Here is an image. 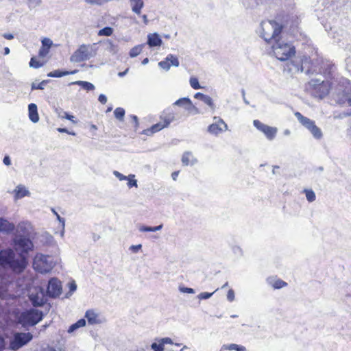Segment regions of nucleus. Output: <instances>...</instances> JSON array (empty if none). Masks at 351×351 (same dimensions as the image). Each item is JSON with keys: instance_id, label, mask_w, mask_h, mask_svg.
I'll list each match as a JSON object with an SVG mask.
<instances>
[{"instance_id": "nucleus-59", "label": "nucleus", "mask_w": 351, "mask_h": 351, "mask_svg": "<svg viewBox=\"0 0 351 351\" xmlns=\"http://www.w3.org/2000/svg\"><path fill=\"white\" fill-rule=\"evenodd\" d=\"M3 162L7 166H9L11 165V160L8 156H5L4 157Z\"/></svg>"}, {"instance_id": "nucleus-61", "label": "nucleus", "mask_w": 351, "mask_h": 351, "mask_svg": "<svg viewBox=\"0 0 351 351\" xmlns=\"http://www.w3.org/2000/svg\"><path fill=\"white\" fill-rule=\"evenodd\" d=\"M128 71H129V69L128 68V69H126L124 71L119 72V73H118V75H119V77H122L125 76V75L128 73Z\"/></svg>"}, {"instance_id": "nucleus-9", "label": "nucleus", "mask_w": 351, "mask_h": 351, "mask_svg": "<svg viewBox=\"0 0 351 351\" xmlns=\"http://www.w3.org/2000/svg\"><path fill=\"white\" fill-rule=\"evenodd\" d=\"M14 247L18 254H23L26 256L29 251L34 248V244L29 237L15 234L13 239Z\"/></svg>"}, {"instance_id": "nucleus-36", "label": "nucleus", "mask_w": 351, "mask_h": 351, "mask_svg": "<svg viewBox=\"0 0 351 351\" xmlns=\"http://www.w3.org/2000/svg\"><path fill=\"white\" fill-rule=\"evenodd\" d=\"M125 110L122 108H117L114 111V114L116 119L119 121H123L125 116Z\"/></svg>"}, {"instance_id": "nucleus-24", "label": "nucleus", "mask_w": 351, "mask_h": 351, "mask_svg": "<svg viewBox=\"0 0 351 351\" xmlns=\"http://www.w3.org/2000/svg\"><path fill=\"white\" fill-rule=\"evenodd\" d=\"M29 118L33 123H37L39 121L37 106L35 104L28 105Z\"/></svg>"}, {"instance_id": "nucleus-19", "label": "nucleus", "mask_w": 351, "mask_h": 351, "mask_svg": "<svg viewBox=\"0 0 351 351\" xmlns=\"http://www.w3.org/2000/svg\"><path fill=\"white\" fill-rule=\"evenodd\" d=\"M179 64L178 58L172 54H169L164 60L158 62V66L165 71H169L171 66L178 67Z\"/></svg>"}, {"instance_id": "nucleus-64", "label": "nucleus", "mask_w": 351, "mask_h": 351, "mask_svg": "<svg viewBox=\"0 0 351 351\" xmlns=\"http://www.w3.org/2000/svg\"><path fill=\"white\" fill-rule=\"evenodd\" d=\"M130 117L136 126L138 125V117L136 115H131Z\"/></svg>"}, {"instance_id": "nucleus-43", "label": "nucleus", "mask_w": 351, "mask_h": 351, "mask_svg": "<svg viewBox=\"0 0 351 351\" xmlns=\"http://www.w3.org/2000/svg\"><path fill=\"white\" fill-rule=\"evenodd\" d=\"M43 66V64L38 61L34 57L32 58L29 62V66L38 69Z\"/></svg>"}, {"instance_id": "nucleus-34", "label": "nucleus", "mask_w": 351, "mask_h": 351, "mask_svg": "<svg viewBox=\"0 0 351 351\" xmlns=\"http://www.w3.org/2000/svg\"><path fill=\"white\" fill-rule=\"evenodd\" d=\"M73 84H77L80 86L82 88L86 90H93L95 89V86L88 82L86 81H76L73 83Z\"/></svg>"}, {"instance_id": "nucleus-63", "label": "nucleus", "mask_w": 351, "mask_h": 351, "mask_svg": "<svg viewBox=\"0 0 351 351\" xmlns=\"http://www.w3.org/2000/svg\"><path fill=\"white\" fill-rule=\"evenodd\" d=\"M178 174H179V171H174L171 174V177H172V179L173 180H176L178 176Z\"/></svg>"}, {"instance_id": "nucleus-37", "label": "nucleus", "mask_w": 351, "mask_h": 351, "mask_svg": "<svg viewBox=\"0 0 351 351\" xmlns=\"http://www.w3.org/2000/svg\"><path fill=\"white\" fill-rule=\"evenodd\" d=\"M143 47V45H137V46L133 47L130 51V57L134 58V57H136L138 55H139L141 53V52L142 51Z\"/></svg>"}, {"instance_id": "nucleus-56", "label": "nucleus", "mask_w": 351, "mask_h": 351, "mask_svg": "<svg viewBox=\"0 0 351 351\" xmlns=\"http://www.w3.org/2000/svg\"><path fill=\"white\" fill-rule=\"evenodd\" d=\"M58 220L62 223L63 230L61 232L62 237L64 235V223L65 221L63 218H62L58 213H56Z\"/></svg>"}, {"instance_id": "nucleus-57", "label": "nucleus", "mask_w": 351, "mask_h": 351, "mask_svg": "<svg viewBox=\"0 0 351 351\" xmlns=\"http://www.w3.org/2000/svg\"><path fill=\"white\" fill-rule=\"evenodd\" d=\"M142 247V245L141 244H138V245H131L130 247V250L133 252L134 253H136L138 252V251L141 249Z\"/></svg>"}, {"instance_id": "nucleus-60", "label": "nucleus", "mask_w": 351, "mask_h": 351, "mask_svg": "<svg viewBox=\"0 0 351 351\" xmlns=\"http://www.w3.org/2000/svg\"><path fill=\"white\" fill-rule=\"evenodd\" d=\"M3 36L5 39H8V40H12L14 38V36L12 34L6 33V34H4Z\"/></svg>"}, {"instance_id": "nucleus-21", "label": "nucleus", "mask_w": 351, "mask_h": 351, "mask_svg": "<svg viewBox=\"0 0 351 351\" xmlns=\"http://www.w3.org/2000/svg\"><path fill=\"white\" fill-rule=\"evenodd\" d=\"M12 193L14 194L15 199H19L25 196H29L30 195V192L28 191V189L22 184H19L16 186Z\"/></svg>"}, {"instance_id": "nucleus-29", "label": "nucleus", "mask_w": 351, "mask_h": 351, "mask_svg": "<svg viewBox=\"0 0 351 351\" xmlns=\"http://www.w3.org/2000/svg\"><path fill=\"white\" fill-rule=\"evenodd\" d=\"M223 350H236V351H246V348L243 346L235 344V343H230V344H223L220 351Z\"/></svg>"}, {"instance_id": "nucleus-8", "label": "nucleus", "mask_w": 351, "mask_h": 351, "mask_svg": "<svg viewBox=\"0 0 351 351\" xmlns=\"http://www.w3.org/2000/svg\"><path fill=\"white\" fill-rule=\"evenodd\" d=\"M299 123L308 130L315 139H321L323 136L322 132L318 128L313 120L303 116L300 112H295L294 114Z\"/></svg>"}, {"instance_id": "nucleus-28", "label": "nucleus", "mask_w": 351, "mask_h": 351, "mask_svg": "<svg viewBox=\"0 0 351 351\" xmlns=\"http://www.w3.org/2000/svg\"><path fill=\"white\" fill-rule=\"evenodd\" d=\"M182 162L185 166L193 165L197 162V159L193 157L191 152H185L182 157Z\"/></svg>"}, {"instance_id": "nucleus-23", "label": "nucleus", "mask_w": 351, "mask_h": 351, "mask_svg": "<svg viewBox=\"0 0 351 351\" xmlns=\"http://www.w3.org/2000/svg\"><path fill=\"white\" fill-rule=\"evenodd\" d=\"M15 229V226L13 223L9 222L4 218H0V232L9 234Z\"/></svg>"}, {"instance_id": "nucleus-42", "label": "nucleus", "mask_w": 351, "mask_h": 351, "mask_svg": "<svg viewBox=\"0 0 351 351\" xmlns=\"http://www.w3.org/2000/svg\"><path fill=\"white\" fill-rule=\"evenodd\" d=\"M189 82H190V85L193 88V89H199L201 88V86L199 85V81L197 80V78L196 77H191L190 78V80H189Z\"/></svg>"}, {"instance_id": "nucleus-15", "label": "nucleus", "mask_w": 351, "mask_h": 351, "mask_svg": "<svg viewBox=\"0 0 351 351\" xmlns=\"http://www.w3.org/2000/svg\"><path fill=\"white\" fill-rule=\"evenodd\" d=\"M308 64L309 62L306 58L304 60H302V62L298 60H290L287 62L285 67V71L291 75L300 71L306 73V70L304 71V69Z\"/></svg>"}, {"instance_id": "nucleus-62", "label": "nucleus", "mask_w": 351, "mask_h": 351, "mask_svg": "<svg viewBox=\"0 0 351 351\" xmlns=\"http://www.w3.org/2000/svg\"><path fill=\"white\" fill-rule=\"evenodd\" d=\"M143 21L145 25H147L149 23V20L147 19V16L146 14H143L141 16Z\"/></svg>"}, {"instance_id": "nucleus-26", "label": "nucleus", "mask_w": 351, "mask_h": 351, "mask_svg": "<svg viewBox=\"0 0 351 351\" xmlns=\"http://www.w3.org/2000/svg\"><path fill=\"white\" fill-rule=\"evenodd\" d=\"M130 4L132 11L136 14L140 16L141 10L144 7L143 0H130Z\"/></svg>"}, {"instance_id": "nucleus-5", "label": "nucleus", "mask_w": 351, "mask_h": 351, "mask_svg": "<svg viewBox=\"0 0 351 351\" xmlns=\"http://www.w3.org/2000/svg\"><path fill=\"white\" fill-rule=\"evenodd\" d=\"M272 49L274 56L280 61L288 60L295 53L293 46L280 39L275 41V43L272 45Z\"/></svg>"}, {"instance_id": "nucleus-13", "label": "nucleus", "mask_w": 351, "mask_h": 351, "mask_svg": "<svg viewBox=\"0 0 351 351\" xmlns=\"http://www.w3.org/2000/svg\"><path fill=\"white\" fill-rule=\"evenodd\" d=\"M214 122L209 125L207 131L209 134L215 136H218L223 132L228 130V125L219 117H213Z\"/></svg>"}, {"instance_id": "nucleus-38", "label": "nucleus", "mask_w": 351, "mask_h": 351, "mask_svg": "<svg viewBox=\"0 0 351 351\" xmlns=\"http://www.w3.org/2000/svg\"><path fill=\"white\" fill-rule=\"evenodd\" d=\"M304 192L306 194V199L309 202H313L315 200L316 196L315 192L311 189H304Z\"/></svg>"}, {"instance_id": "nucleus-55", "label": "nucleus", "mask_w": 351, "mask_h": 351, "mask_svg": "<svg viewBox=\"0 0 351 351\" xmlns=\"http://www.w3.org/2000/svg\"><path fill=\"white\" fill-rule=\"evenodd\" d=\"M233 252L237 254V256H242L243 255V251L241 248L239 246H234L232 248Z\"/></svg>"}, {"instance_id": "nucleus-3", "label": "nucleus", "mask_w": 351, "mask_h": 351, "mask_svg": "<svg viewBox=\"0 0 351 351\" xmlns=\"http://www.w3.org/2000/svg\"><path fill=\"white\" fill-rule=\"evenodd\" d=\"M261 36L268 43L279 39L282 28V25L274 21H263L261 23Z\"/></svg>"}, {"instance_id": "nucleus-48", "label": "nucleus", "mask_w": 351, "mask_h": 351, "mask_svg": "<svg viewBox=\"0 0 351 351\" xmlns=\"http://www.w3.org/2000/svg\"><path fill=\"white\" fill-rule=\"evenodd\" d=\"M77 285L74 281L69 283V292L66 293V297L68 298L69 295H72V293L76 290Z\"/></svg>"}, {"instance_id": "nucleus-27", "label": "nucleus", "mask_w": 351, "mask_h": 351, "mask_svg": "<svg viewBox=\"0 0 351 351\" xmlns=\"http://www.w3.org/2000/svg\"><path fill=\"white\" fill-rule=\"evenodd\" d=\"M267 283L274 289H280L287 285L285 281L275 277H269L267 279Z\"/></svg>"}, {"instance_id": "nucleus-46", "label": "nucleus", "mask_w": 351, "mask_h": 351, "mask_svg": "<svg viewBox=\"0 0 351 351\" xmlns=\"http://www.w3.org/2000/svg\"><path fill=\"white\" fill-rule=\"evenodd\" d=\"M52 44H53L52 40L51 39H49V38H45L42 40V46L43 47L47 48L48 49H50V47H51Z\"/></svg>"}, {"instance_id": "nucleus-17", "label": "nucleus", "mask_w": 351, "mask_h": 351, "mask_svg": "<svg viewBox=\"0 0 351 351\" xmlns=\"http://www.w3.org/2000/svg\"><path fill=\"white\" fill-rule=\"evenodd\" d=\"M62 291L61 282L56 278H52L49 280L47 289V295L50 298H56Z\"/></svg>"}, {"instance_id": "nucleus-2", "label": "nucleus", "mask_w": 351, "mask_h": 351, "mask_svg": "<svg viewBox=\"0 0 351 351\" xmlns=\"http://www.w3.org/2000/svg\"><path fill=\"white\" fill-rule=\"evenodd\" d=\"M27 263V256L23 254H16L12 249L0 251V265L3 268L20 274L25 270Z\"/></svg>"}, {"instance_id": "nucleus-52", "label": "nucleus", "mask_w": 351, "mask_h": 351, "mask_svg": "<svg viewBox=\"0 0 351 351\" xmlns=\"http://www.w3.org/2000/svg\"><path fill=\"white\" fill-rule=\"evenodd\" d=\"M180 291L182 293H194L195 290L192 288L189 287H180Z\"/></svg>"}, {"instance_id": "nucleus-20", "label": "nucleus", "mask_w": 351, "mask_h": 351, "mask_svg": "<svg viewBox=\"0 0 351 351\" xmlns=\"http://www.w3.org/2000/svg\"><path fill=\"white\" fill-rule=\"evenodd\" d=\"M31 229L30 223L25 221L20 222L16 226L15 234L29 237L31 233Z\"/></svg>"}, {"instance_id": "nucleus-45", "label": "nucleus", "mask_w": 351, "mask_h": 351, "mask_svg": "<svg viewBox=\"0 0 351 351\" xmlns=\"http://www.w3.org/2000/svg\"><path fill=\"white\" fill-rule=\"evenodd\" d=\"M27 1H28V2H27L28 6L31 9L35 8L36 7L39 6L41 3L40 0H27Z\"/></svg>"}, {"instance_id": "nucleus-49", "label": "nucleus", "mask_w": 351, "mask_h": 351, "mask_svg": "<svg viewBox=\"0 0 351 351\" xmlns=\"http://www.w3.org/2000/svg\"><path fill=\"white\" fill-rule=\"evenodd\" d=\"M49 51V49L42 46L39 50L38 55L40 57L44 58L48 54Z\"/></svg>"}, {"instance_id": "nucleus-53", "label": "nucleus", "mask_w": 351, "mask_h": 351, "mask_svg": "<svg viewBox=\"0 0 351 351\" xmlns=\"http://www.w3.org/2000/svg\"><path fill=\"white\" fill-rule=\"evenodd\" d=\"M227 299L230 302H232L234 300V292L232 289H230L228 291Z\"/></svg>"}, {"instance_id": "nucleus-41", "label": "nucleus", "mask_w": 351, "mask_h": 351, "mask_svg": "<svg viewBox=\"0 0 351 351\" xmlns=\"http://www.w3.org/2000/svg\"><path fill=\"white\" fill-rule=\"evenodd\" d=\"M129 178L126 179V180H128V186L129 188H132L133 186L134 187H137L138 185H137V180L134 179L135 176L133 175V174H130L128 176Z\"/></svg>"}, {"instance_id": "nucleus-58", "label": "nucleus", "mask_w": 351, "mask_h": 351, "mask_svg": "<svg viewBox=\"0 0 351 351\" xmlns=\"http://www.w3.org/2000/svg\"><path fill=\"white\" fill-rule=\"evenodd\" d=\"M98 100L102 104H105L107 102V97L105 95L101 94L99 96Z\"/></svg>"}, {"instance_id": "nucleus-50", "label": "nucleus", "mask_w": 351, "mask_h": 351, "mask_svg": "<svg viewBox=\"0 0 351 351\" xmlns=\"http://www.w3.org/2000/svg\"><path fill=\"white\" fill-rule=\"evenodd\" d=\"M113 174L115 176L116 178H117L121 181L126 180V179L129 178L128 176L123 175L122 173L117 171H114Z\"/></svg>"}, {"instance_id": "nucleus-16", "label": "nucleus", "mask_w": 351, "mask_h": 351, "mask_svg": "<svg viewBox=\"0 0 351 351\" xmlns=\"http://www.w3.org/2000/svg\"><path fill=\"white\" fill-rule=\"evenodd\" d=\"M254 127L259 131L264 133L267 139L273 140L277 133V128L269 126L261 122L259 120H254L253 121Z\"/></svg>"}, {"instance_id": "nucleus-35", "label": "nucleus", "mask_w": 351, "mask_h": 351, "mask_svg": "<svg viewBox=\"0 0 351 351\" xmlns=\"http://www.w3.org/2000/svg\"><path fill=\"white\" fill-rule=\"evenodd\" d=\"M162 228V224H160L157 226L151 227L147 226H141L139 228V230L141 232H156L158 230H160Z\"/></svg>"}, {"instance_id": "nucleus-32", "label": "nucleus", "mask_w": 351, "mask_h": 351, "mask_svg": "<svg viewBox=\"0 0 351 351\" xmlns=\"http://www.w3.org/2000/svg\"><path fill=\"white\" fill-rule=\"evenodd\" d=\"M85 317L87 319L90 324H95L97 323V315L92 310H88L86 312Z\"/></svg>"}, {"instance_id": "nucleus-44", "label": "nucleus", "mask_w": 351, "mask_h": 351, "mask_svg": "<svg viewBox=\"0 0 351 351\" xmlns=\"http://www.w3.org/2000/svg\"><path fill=\"white\" fill-rule=\"evenodd\" d=\"M218 289H216L214 292L213 293H208V292H202L200 293L198 295H197V298L199 299V300H206V299H208L210 298L213 294L217 291Z\"/></svg>"}, {"instance_id": "nucleus-22", "label": "nucleus", "mask_w": 351, "mask_h": 351, "mask_svg": "<svg viewBox=\"0 0 351 351\" xmlns=\"http://www.w3.org/2000/svg\"><path fill=\"white\" fill-rule=\"evenodd\" d=\"M147 43L150 47H160L162 44V41L157 33H154L147 35Z\"/></svg>"}, {"instance_id": "nucleus-39", "label": "nucleus", "mask_w": 351, "mask_h": 351, "mask_svg": "<svg viewBox=\"0 0 351 351\" xmlns=\"http://www.w3.org/2000/svg\"><path fill=\"white\" fill-rule=\"evenodd\" d=\"M48 80H43L38 84H37L35 82H32L31 84V89L32 90L36 89L43 90L45 88V85L48 83Z\"/></svg>"}, {"instance_id": "nucleus-11", "label": "nucleus", "mask_w": 351, "mask_h": 351, "mask_svg": "<svg viewBox=\"0 0 351 351\" xmlns=\"http://www.w3.org/2000/svg\"><path fill=\"white\" fill-rule=\"evenodd\" d=\"M335 66L334 64H331L329 61L322 60V65L318 69L314 64H311V68L307 66L306 74H317L320 73H323L325 76L330 77L335 72Z\"/></svg>"}, {"instance_id": "nucleus-4", "label": "nucleus", "mask_w": 351, "mask_h": 351, "mask_svg": "<svg viewBox=\"0 0 351 351\" xmlns=\"http://www.w3.org/2000/svg\"><path fill=\"white\" fill-rule=\"evenodd\" d=\"M98 47L96 43L92 45H81L71 55L70 60L72 62H81L94 58L97 55Z\"/></svg>"}, {"instance_id": "nucleus-18", "label": "nucleus", "mask_w": 351, "mask_h": 351, "mask_svg": "<svg viewBox=\"0 0 351 351\" xmlns=\"http://www.w3.org/2000/svg\"><path fill=\"white\" fill-rule=\"evenodd\" d=\"M47 295L45 294L43 288H39L36 293H32L29 295V300L34 306H42L47 301Z\"/></svg>"}, {"instance_id": "nucleus-33", "label": "nucleus", "mask_w": 351, "mask_h": 351, "mask_svg": "<svg viewBox=\"0 0 351 351\" xmlns=\"http://www.w3.org/2000/svg\"><path fill=\"white\" fill-rule=\"evenodd\" d=\"M85 325H86V320L84 319H80L75 324H73L72 325H71L67 331L69 333H72L77 329H78L81 327H83Z\"/></svg>"}, {"instance_id": "nucleus-6", "label": "nucleus", "mask_w": 351, "mask_h": 351, "mask_svg": "<svg viewBox=\"0 0 351 351\" xmlns=\"http://www.w3.org/2000/svg\"><path fill=\"white\" fill-rule=\"evenodd\" d=\"M44 317L42 311L32 308L25 311L20 315L19 317V322L23 326H33L40 322Z\"/></svg>"}, {"instance_id": "nucleus-12", "label": "nucleus", "mask_w": 351, "mask_h": 351, "mask_svg": "<svg viewBox=\"0 0 351 351\" xmlns=\"http://www.w3.org/2000/svg\"><path fill=\"white\" fill-rule=\"evenodd\" d=\"M160 119L161 121L152 125L150 129L147 130L145 134H148L149 132L153 134L168 127L169 125L175 120V116L172 112H164V114L160 117Z\"/></svg>"}, {"instance_id": "nucleus-40", "label": "nucleus", "mask_w": 351, "mask_h": 351, "mask_svg": "<svg viewBox=\"0 0 351 351\" xmlns=\"http://www.w3.org/2000/svg\"><path fill=\"white\" fill-rule=\"evenodd\" d=\"M113 29L110 27H106L100 29L98 32L99 36H110L112 34Z\"/></svg>"}, {"instance_id": "nucleus-54", "label": "nucleus", "mask_w": 351, "mask_h": 351, "mask_svg": "<svg viewBox=\"0 0 351 351\" xmlns=\"http://www.w3.org/2000/svg\"><path fill=\"white\" fill-rule=\"evenodd\" d=\"M160 342L161 343H162V346H164L165 344H173V341L171 338L169 337H165V338H162L160 340Z\"/></svg>"}, {"instance_id": "nucleus-1", "label": "nucleus", "mask_w": 351, "mask_h": 351, "mask_svg": "<svg viewBox=\"0 0 351 351\" xmlns=\"http://www.w3.org/2000/svg\"><path fill=\"white\" fill-rule=\"evenodd\" d=\"M27 263V256L23 254H16L12 249L0 251V265L3 268L20 274L25 270Z\"/></svg>"}, {"instance_id": "nucleus-30", "label": "nucleus", "mask_w": 351, "mask_h": 351, "mask_svg": "<svg viewBox=\"0 0 351 351\" xmlns=\"http://www.w3.org/2000/svg\"><path fill=\"white\" fill-rule=\"evenodd\" d=\"M75 73V71H62L60 70H55L53 71L49 72L47 74V76L51 77H61L69 74H73Z\"/></svg>"}, {"instance_id": "nucleus-47", "label": "nucleus", "mask_w": 351, "mask_h": 351, "mask_svg": "<svg viewBox=\"0 0 351 351\" xmlns=\"http://www.w3.org/2000/svg\"><path fill=\"white\" fill-rule=\"evenodd\" d=\"M151 348L154 351H163L164 350V346H162V343L160 342L159 344H157L156 343H153L151 345Z\"/></svg>"}, {"instance_id": "nucleus-51", "label": "nucleus", "mask_w": 351, "mask_h": 351, "mask_svg": "<svg viewBox=\"0 0 351 351\" xmlns=\"http://www.w3.org/2000/svg\"><path fill=\"white\" fill-rule=\"evenodd\" d=\"M63 114L64 115L60 116L62 118H64L68 120H70L71 121H72L74 123H77V121L74 119H75L74 116L69 114L66 112H63Z\"/></svg>"}, {"instance_id": "nucleus-7", "label": "nucleus", "mask_w": 351, "mask_h": 351, "mask_svg": "<svg viewBox=\"0 0 351 351\" xmlns=\"http://www.w3.org/2000/svg\"><path fill=\"white\" fill-rule=\"evenodd\" d=\"M55 265L52 256L38 254L36 255L33 266L34 269L41 274L49 272Z\"/></svg>"}, {"instance_id": "nucleus-14", "label": "nucleus", "mask_w": 351, "mask_h": 351, "mask_svg": "<svg viewBox=\"0 0 351 351\" xmlns=\"http://www.w3.org/2000/svg\"><path fill=\"white\" fill-rule=\"evenodd\" d=\"M308 84L313 87L318 93V97L323 98L328 94V82L321 78L312 79Z\"/></svg>"}, {"instance_id": "nucleus-25", "label": "nucleus", "mask_w": 351, "mask_h": 351, "mask_svg": "<svg viewBox=\"0 0 351 351\" xmlns=\"http://www.w3.org/2000/svg\"><path fill=\"white\" fill-rule=\"evenodd\" d=\"M194 97L197 99L202 101L204 104H207L213 110L215 109V106L213 103L212 98L202 93H197L195 94Z\"/></svg>"}, {"instance_id": "nucleus-10", "label": "nucleus", "mask_w": 351, "mask_h": 351, "mask_svg": "<svg viewBox=\"0 0 351 351\" xmlns=\"http://www.w3.org/2000/svg\"><path fill=\"white\" fill-rule=\"evenodd\" d=\"M32 339L33 335L30 332H16L10 341V348L17 350L27 344Z\"/></svg>"}, {"instance_id": "nucleus-31", "label": "nucleus", "mask_w": 351, "mask_h": 351, "mask_svg": "<svg viewBox=\"0 0 351 351\" xmlns=\"http://www.w3.org/2000/svg\"><path fill=\"white\" fill-rule=\"evenodd\" d=\"M173 104L178 106L185 107L187 110H190L189 106H191V101L188 97H183L175 101Z\"/></svg>"}]
</instances>
